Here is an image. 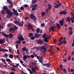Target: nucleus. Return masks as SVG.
<instances>
[{
  "label": "nucleus",
  "mask_w": 74,
  "mask_h": 74,
  "mask_svg": "<svg viewBox=\"0 0 74 74\" xmlns=\"http://www.w3.org/2000/svg\"><path fill=\"white\" fill-rule=\"evenodd\" d=\"M48 8L49 10H51V9L52 8V6H51V5L49 4V6H48Z\"/></svg>",
  "instance_id": "25"
},
{
  "label": "nucleus",
  "mask_w": 74,
  "mask_h": 74,
  "mask_svg": "<svg viewBox=\"0 0 74 74\" xmlns=\"http://www.w3.org/2000/svg\"><path fill=\"white\" fill-rule=\"evenodd\" d=\"M30 16L32 19H33L34 21H36V20L37 19H36V16H35V15H34L33 14H31L30 15Z\"/></svg>",
  "instance_id": "8"
},
{
  "label": "nucleus",
  "mask_w": 74,
  "mask_h": 74,
  "mask_svg": "<svg viewBox=\"0 0 74 74\" xmlns=\"http://www.w3.org/2000/svg\"><path fill=\"white\" fill-rule=\"evenodd\" d=\"M59 23L60 26H63V24L64 23V22L63 21H60L59 22Z\"/></svg>",
  "instance_id": "21"
},
{
  "label": "nucleus",
  "mask_w": 74,
  "mask_h": 74,
  "mask_svg": "<svg viewBox=\"0 0 74 74\" xmlns=\"http://www.w3.org/2000/svg\"><path fill=\"white\" fill-rule=\"evenodd\" d=\"M43 66H44V67L46 66V67H47V68H49V67H50V65L49 63L43 64Z\"/></svg>",
  "instance_id": "11"
},
{
  "label": "nucleus",
  "mask_w": 74,
  "mask_h": 74,
  "mask_svg": "<svg viewBox=\"0 0 74 74\" xmlns=\"http://www.w3.org/2000/svg\"><path fill=\"white\" fill-rule=\"evenodd\" d=\"M13 15H16V16H18L19 13L17 12V10H16L14 12Z\"/></svg>",
  "instance_id": "18"
},
{
  "label": "nucleus",
  "mask_w": 74,
  "mask_h": 74,
  "mask_svg": "<svg viewBox=\"0 0 74 74\" xmlns=\"http://www.w3.org/2000/svg\"><path fill=\"white\" fill-rule=\"evenodd\" d=\"M1 50H2V52H5V49H4L3 48L2 49L1 48Z\"/></svg>",
  "instance_id": "56"
},
{
  "label": "nucleus",
  "mask_w": 74,
  "mask_h": 74,
  "mask_svg": "<svg viewBox=\"0 0 74 74\" xmlns=\"http://www.w3.org/2000/svg\"><path fill=\"white\" fill-rule=\"evenodd\" d=\"M24 9L23 7V6H21L20 8V10H23Z\"/></svg>",
  "instance_id": "62"
},
{
  "label": "nucleus",
  "mask_w": 74,
  "mask_h": 74,
  "mask_svg": "<svg viewBox=\"0 0 74 74\" xmlns=\"http://www.w3.org/2000/svg\"><path fill=\"white\" fill-rule=\"evenodd\" d=\"M7 2H8L9 3H10V4H11V5H9V7H10V9H12V8H13V7H14V6L13 5V3L11 1V0H7Z\"/></svg>",
  "instance_id": "4"
},
{
  "label": "nucleus",
  "mask_w": 74,
  "mask_h": 74,
  "mask_svg": "<svg viewBox=\"0 0 74 74\" xmlns=\"http://www.w3.org/2000/svg\"><path fill=\"white\" fill-rule=\"evenodd\" d=\"M56 25H57L56 27H58L60 26V24H59L57 23H56Z\"/></svg>",
  "instance_id": "55"
},
{
  "label": "nucleus",
  "mask_w": 74,
  "mask_h": 74,
  "mask_svg": "<svg viewBox=\"0 0 74 74\" xmlns=\"http://www.w3.org/2000/svg\"><path fill=\"white\" fill-rule=\"evenodd\" d=\"M63 71L64 73H67V70L65 68H64L63 69Z\"/></svg>",
  "instance_id": "35"
},
{
  "label": "nucleus",
  "mask_w": 74,
  "mask_h": 74,
  "mask_svg": "<svg viewBox=\"0 0 74 74\" xmlns=\"http://www.w3.org/2000/svg\"><path fill=\"white\" fill-rule=\"evenodd\" d=\"M26 59H27V56H23V59H24V60H26Z\"/></svg>",
  "instance_id": "53"
},
{
  "label": "nucleus",
  "mask_w": 74,
  "mask_h": 74,
  "mask_svg": "<svg viewBox=\"0 0 74 74\" xmlns=\"http://www.w3.org/2000/svg\"><path fill=\"white\" fill-rule=\"evenodd\" d=\"M45 14H46L45 12H42L41 13V15L42 16H44V15H45Z\"/></svg>",
  "instance_id": "30"
},
{
  "label": "nucleus",
  "mask_w": 74,
  "mask_h": 74,
  "mask_svg": "<svg viewBox=\"0 0 74 74\" xmlns=\"http://www.w3.org/2000/svg\"><path fill=\"white\" fill-rule=\"evenodd\" d=\"M16 65H14V66H13V67H14L15 68L18 67V66H19V64L16 63Z\"/></svg>",
  "instance_id": "29"
},
{
  "label": "nucleus",
  "mask_w": 74,
  "mask_h": 74,
  "mask_svg": "<svg viewBox=\"0 0 74 74\" xmlns=\"http://www.w3.org/2000/svg\"><path fill=\"white\" fill-rule=\"evenodd\" d=\"M1 34L3 36H5V37H7L6 41L7 42H9L8 39V38L9 37L8 35L6 34L5 33H4L3 31L1 32Z\"/></svg>",
  "instance_id": "3"
},
{
  "label": "nucleus",
  "mask_w": 74,
  "mask_h": 74,
  "mask_svg": "<svg viewBox=\"0 0 74 74\" xmlns=\"http://www.w3.org/2000/svg\"><path fill=\"white\" fill-rule=\"evenodd\" d=\"M6 12L7 14H8L7 16V17L8 18H11L12 16V12H11V11L10 10L8 9L6 11Z\"/></svg>",
  "instance_id": "1"
},
{
  "label": "nucleus",
  "mask_w": 74,
  "mask_h": 74,
  "mask_svg": "<svg viewBox=\"0 0 74 74\" xmlns=\"http://www.w3.org/2000/svg\"><path fill=\"white\" fill-rule=\"evenodd\" d=\"M60 67L61 68V70H63V66H62V64H60Z\"/></svg>",
  "instance_id": "51"
},
{
  "label": "nucleus",
  "mask_w": 74,
  "mask_h": 74,
  "mask_svg": "<svg viewBox=\"0 0 74 74\" xmlns=\"http://www.w3.org/2000/svg\"><path fill=\"white\" fill-rule=\"evenodd\" d=\"M45 12L46 13H48L49 12V9L48 8L46 10Z\"/></svg>",
  "instance_id": "52"
},
{
  "label": "nucleus",
  "mask_w": 74,
  "mask_h": 74,
  "mask_svg": "<svg viewBox=\"0 0 74 74\" xmlns=\"http://www.w3.org/2000/svg\"><path fill=\"white\" fill-rule=\"evenodd\" d=\"M67 71L69 73H70V68H69V67L68 68V70H67Z\"/></svg>",
  "instance_id": "63"
},
{
  "label": "nucleus",
  "mask_w": 74,
  "mask_h": 74,
  "mask_svg": "<svg viewBox=\"0 0 74 74\" xmlns=\"http://www.w3.org/2000/svg\"><path fill=\"white\" fill-rule=\"evenodd\" d=\"M18 25L19 26H23V24L21 22L18 23Z\"/></svg>",
  "instance_id": "32"
},
{
  "label": "nucleus",
  "mask_w": 74,
  "mask_h": 74,
  "mask_svg": "<svg viewBox=\"0 0 74 74\" xmlns=\"http://www.w3.org/2000/svg\"><path fill=\"white\" fill-rule=\"evenodd\" d=\"M35 48L36 49V50H39V49H40V48H41V47H35Z\"/></svg>",
  "instance_id": "36"
},
{
  "label": "nucleus",
  "mask_w": 74,
  "mask_h": 74,
  "mask_svg": "<svg viewBox=\"0 0 74 74\" xmlns=\"http://www.w3.org/2000/svg\"><path fill=\"white\" fill-rule=\"evenodd\" d=\"M9 52H12V49H9Z\"/></svg>",
  "instance_id": "58"
},
{
  "label": "nucleus",
  "mask_w": 74,
  "mask_h": 74,
  "mask_svg": "<svg viewBox=\"0 0 74 74\" xmlns=\"http://www.w3.org/2000/svg\"><path fill=\"white\" fill-rule=\"evenodd\" d=\"M44 41L45 42H47V43L48 42V40L47 39V38H44Z\"/></svg>",
  "instance_id": "38"
},
{
  "label": "nucleus",
  "mask_w": 74,
  "mask_h": 74,
  "mask_svg": "<svg viewBox=\"0 0 74 74\" xmlns=\"http://www.w3.org/2000/svg\"><path fill=\"white\" fill-rule=\"evenodd\" d=\"M1 14L2 15H5V11H4L1 10Z\"/></svg>",
  "instance_id": "34"
},
{
  "label": "nucleus",
  "mask_w": 74,
  "mask_h": 74,
  "mask_svg": "<svg viewBox=\"0 0 74 74\" xmlns=\"http://www.w3.org/2000/svg\"><path fill=\"white\" fill-rule=\"evenodd\" d=\"M41 34H34L35 37L36 38H38L40 37V36H41Z\"/></svg>",
  "instance_id": "12"
},
{
  "label": "nucleus",
  "mask_w": 74,
  "mask_h": 74,
  "mask_svg": "<svg viewBox=\"0 0 74 74\" xmlns=\"http://www.w3.org/2000/svg\"><path fill=\"white\" fill-rule=\"evenodd\" d=\"M33 36V34L32 33H29V37H32Z\"/></svg>",
  "instance_id": "26"
},
{
  "label": "nucleus",
  "mask_w": 74,
  "mask_h": 74,
  "mask_svg": "<svg viewBox=\"0 0 74 74\" xmlns=\"http://www.w3.org/2000/svg\"><path fill=\"white\" fill-rule=\"evenodd\" d=\"M21 41H22V40H17L16 41L15 43L16 44H18L19 45V44H20L21 43Z\"/></svg>",
  "instance_id": "19"
},
{
  "label": "nucleus",
  "mask_w": 74,
  "mask_h": 74,
  "mask_svg": "<svg viewBox=\"0 0 74 74\" xmlns=\"http://www.w3.org/2000/svg\"><path fill=\"white\" fill-rule=\"evenodd\" d=\"M63 60L64 61V62H67V59H63Z\"/></svg>",
  "instance_id": "60"
},
{
  "label": "nucleus",
  "mask_w": 74,
  "mask_h": 74,
  "mask_svg": "<svg viewBox=\"0 0 74 74\" xmlns=\"http://www.w3.org/2000/svg\"><path fill=\"white\" fill-rule=\"evenodd\" d=\"M36 10H37V8L34 7L32 8V11H35Z\"/></svg>",
  "instance_id": "27"
},
{
  "label": "nucleus",
  "mask_w": 74,
  "mask_h": 74,
  "mask_svg": "<svg viewBox=\"0 0 74 74\" xmlns=\"http://www.w3.org/2000/svg\"><path fill=\"white\" fill-rule=\"evenodd\" d=\"M71 56H69L68 58V60H71Z\"/></svg>",
  "instance_id": "48"
},
{
  "label": "nucleus",
  "mask_w": 74,
  "mask_h": 74,
  "mask_svg": "<svg viewBox=\"0 0 74 74\" xmlns=\"http://www.w3.org/2000/svg\"><path fill=\"white\" fill-rule=\"evenodd\" d=\"M31 58L33 59V58H34V55H31Z\"/></svg>",
  "instance_id": "59"
},
{
  "label": "nucleus",
  "mask_w": 74,
  "mask_h": 74,
  "mask_svg": "<svg viewBox=\"0 0 74 74\" xmlns=\"http://www.w3.org/2000/svg\"><path fill=\"white\" fill-rule=\"evenodd\" d=\"M27 50V49H26V47H23L22 49V51H26Z\"/></svg>",
  "instance_id": "33"
},
{
  "label": "nucleus",
  "mask_w": 74,
  "mask_h": 74,
  "mask_svg": "<svg viewBox=\"0 0 74 74\" xmlns=\"http://www.w3.org/2000/svg\"><path fill=\"white\" fill-rule=\"evenodd\" d=\"M6 60L7 62H11V60L9 59H7Z\"/></svg>",
  "instance_id": "44"
},
{
  "label": "nucleus",
  "mask_w": 74,
  "mask_h": 74,
  "mask_svg": "<svg viewBox=\"0 0 74 74\" xmlns=\"http://www.w3.org/2000/svg\"><path fill=\"white\" fill-rule=\"evenodd\" d=\"M3 9V10H4V11H7L8 10V8L6 6H4L2 8Z\"/></svg>",
  "instance_id": "17"
},
{
  "label": "nucleus",
  "mask_w": 74,
  "mask_h": 74,
  "mask_svg": "<svg viewBox=\"0 0 74 74\" xmlns=\"http://www.w3.org/2000/svg\"><path fill=\"white\" fill-rule=\"evenodd\" d=\"M35 38H34V36H32L30 38V39L32 40H34Z\"/></svg>",
  "instance_id": "49"
},
{
  "label": "nucleus",
  "mask_w": 74,
  "mask_h": 74,
  "mask_svg": "<svg viewBox=\"0 0 74 74\" xmlns=\"http://www.w3.org/2000/svg\"><path fill=\"white\" fill-rule=\"evenodd\" d=\"M13 36H14V35H13L11 33L9 35V38H12V37Z\"/></svg>",
  "instance_id": "24"
},
{
  "label": "nucleus",
  "mask_w": 74,
  "mask_h": 74,
  "mask_svg": "<svg viewBox=\"0 0 74 74\" xmlns=\"http://www.w3.org/2000/svg\"><path fill=\"white\" fill-rule=\"evenodd\" d=\"M66 22H67V21H68L69 22V24H70V23H71V21H70V17H67L66 19Z\"/></svg>",
  "instance_id": "16"
},
{
  "label": "nucleus",
  "mask_w": 74,
  "mask_h": 74,
  "mask_svg": "<svg viewBox=\"0 0 74 74\" xmlns=\"http://www.w3.org/2000/svg\"><path fill=\"white\" fill-rule=\"evenodd\" d=\"M33 27V26L30 24H29L27 26L28 29L29 30H31Z\"/></svg>",
  "instance_id": "13"
},
{
  "label": "nucleus",
  "mask_w": 74,
  "mask_h": 74,
  "mask_svg": "<svg viewBox=\"0 0 74 74\" xmlns=\"http://www.w3.org/2000/svg\"><path fill=\"white\" fill-rule=\"evenodd\" d=\"M46 37H47V34L45 33L43 35L42 38H46Z\"/></svg>",
  "instance_id": "31"
},
{
  "label": "nucleus",
  "mask_w": 74,
  "mask_h": 74,
  "mask_svg": "<svg viewBox=\"0 0 74 74\" xmlns=\"http://www.w3.org/2000/svg\"><path fill=\"white\" fill-rule=\"evenodd\" d=\"M1 60H2V61L3 62L4 64H6V65H8V64H7V63L5 62H6V61H5V59L2 58L1 59Z\"/></svg>",
  "instance_id": "20"
},
{
  "label": "nucleus",
  "mask_w": 74,
  "mask_h": 74,
  "mask_svg": "<svg viewBox=\"0 0 74 74\" xmlns=\"http://www.w3.org/2000/svg\"><path fill=\"white\" fill-rule=\"evenodd\" d=\"M4 42H5L4 40L0 39V44H3Z\"/></svg>",
  "instance_id": "15"
},
{
  "label": "nucleus",
  "mask_w": 74,
  "mask_h": 74,
  "mask_svg": "<svg viewBox=\"0 0 74 74\" xmlns=\"http://www.w3.org/2000/svg\"><path fill=\"white\" fill-rule=\"evenodd\" d=\"M70 20L71 21H72V23H74V19H73L72 18H70Z\"/></svg>",
  "instance_id": "54"
},
{
  "label": "nucleus",
  "mask_w": 74,
  "mask_h": 74,
  "mask_svg": "<svg viewBox=\"0 0 74 74\" xmlns=\"http://www.w3.org/2000/svg\"><path fill=\"white\" fill-rule=\"evenodd\" d=\"M69 34H70V35H71V34H73V32L70 30L69 32Z\"/></svg>",
  "instance_id": "39"
},
{
  "label": "nucleus",
  "mask_w": 74,
  "mask_h": 74,
  "mask_svg": "<svg viewBox=\"0 0 74 74\" xmlns=\"http://www.w3.org/2000/svg\"><path fill=\"white\" fill-rule=\"evenodd\" d=\"M60 7V6H59V5H56L54 6V7L55 8H58V7Z\"/></svg>",
  "instance_id": "50"
},
{
  "label": "nucleus",
  "mask_w": 74,
  "mask_h": 74,
  "mask_svg": "<svg viewBox=\"0 0 74 74\" xmlns=\"http://www.w3.org/2000/svg\"><path fill=\"white\" fill-rule=\"evenodd\" d=\"M14 27L15 29H16V30H17L18 29V27H17L15 25H14Z\"/></svg>",
  "instance_id": "47"
},
{
  "label": "nucleus",
  "mask_w": 74,
  "mask_h": 74,
  "mask_svg": "<svg viewBox=\"0 0 74 74\" xmlns=\"http://www.w3.org/2000/svg\"><path fill=\"white\" fill-rule=\"evenodd\" d=\"M62 40H63V37H60L59 39V42H60V41H61Z\"/></svg>",
  "instance_id": "46"
},
{
  "label": "nucleus",
  "mask_w": 74,
  "mask_h": 74,
  "mask_svg": "<svg viewBox=\"0 0 74 74\" xmlns=\"http://www.w3.org/2000/svg\"><path fill=\"white\" fill-rule=\"evenodd\" d=\"M9 30L10 32L12 33V32H13V31H14V30H15V29H14V27H11L9 28Z\"/></svg>",
  "instance_id": "14"
},
{
  "label": "nucleus",
  "mask_w": 74,
  "mask_h": 74,
  "mask_svg": "<svg viewBox=\"0 0 74 74\" xmlns=\"http://www.w3.org/2000/svg\"><path fill=\"white\" fill-rule=\"evenodd\" d=\"M37 42L38 44H41L42 45V44H43V41H42V39H39L37 41Z\"/></svg>",
  "instance_id": "10"
},
{
  "label": "nucleus",
  "mask_w": 74,
  "mask_h": 74,
  "mask_svg": "<svg viewBox=\"0 0 74 74\" xmlns=\"http://www.w3.org/2000/svg\"><path fill=\"white\" fill-rule=\"evenodd\" d=\"M40 49V52H42L43 53L44 55L46 53V52L47 50V49L45 47L43 46H41Z\"/></svg>",
  "instance_id": "2"
},
{
  "label": "nucleus",
  "mask_w": 74,
  "mask_h": 74,
  "mask_svg": "<svg viewBox=\"0 0 74 74\" xmlns=\"http://www.w3.org/2000/svg\"><path fill=\"white\" fill-rule=\"evenodd\" d=\"M63 43L64 44H66L67 42L65 40H64L63 41H62L61 42H60L59 43H58V46H59V45H60L63 44Z\"/></svg>",
  "instance_id": "7"
},
{
  "label": "nucleus",
  "mask_w": 74,
  "mask_h": 74,
  "mask_svg": "<svg viewBox=\"0 0 74 74\" xmlns=\"http://www.w3.org/2000/svg\"><path fill=\"white\" fill-rule=\"evenodd\" d=\"M37 1V0H32L31 1V4H34L36 3V2Z\"/></svg>",
  "instance_id": "22"
},
{
  "label": "nucleus",
  "mask_w": 74,
  "mask_h": 74,
  "mask_svg": "<svg viewBox=\"0 0 74 74\" xmlns=\"http://www.w3.org/2000/svg\"><path fill=\"white\" fill-rule=\"evenodd\" d=\"M59 14H60L61 15L64 14V15H66L67 14V12L66 11L64 10L62 11H61L59 13Z\"/></svg>",
  "instance_id": "9"
},
{
  "label": "nucleus",
  "mask_w": 74,
  "mask_h": 74,
  "mask_svg": "<svg viewBox=\"0 0 74 74\" xmlns=\"http://www.w3.org/2000/svg\"><path fill=\"white\" fill-rule=\"evenodd\" d=\"M25 51L27 53L29 54V52H28V51H29V49H27V50H26Z\"/></svg>",
  "instance_id": "64"
},
{
  "label": "nucleus",
  "mask_w": 74,
  "mask_h": 74,
  "mask_svg": "<svg viewBox=\"0 0 74 74\" xmlns=\"http://www.w3.org/2000/svg\"><path fill=\"white\" fill-rule=\"evenodd\" d=\"M40 28H38L36 30V33H40Z\"/></svg>",
  "instance_id": "28"
},
{
  "label": "nucleus",
  "mask_w": 74,
  "mask_h": 74,
  "mask_svg": "<svg viewBox=\"0 0 74 74\" xmlns=\"http://www.w3.org/2000/svg\"><path fill=\"white\" fill-rule=\"evenodd\" d=\"M55 5H59V6H60V5H62V3H54Z\"/></svg>",
  "instance_id": "41"
},
{
  "label": "nucleus",
  "mask_w": 74,
  "mask_h": 74,
  "mask_svg": "<svg viewBox=\"0 0 74 74\" xmlns=\"http://www.w3.org/2000/svg\"><path fill=\"white\" fill-rule=\"evenodd\" d=\"M49 28L51 30H52V31H54V30H55V29H54V27L53 26H51Z\"/></svg>",
  "instance_id": "23"
},
{
  "label": "nucleus",
  "mask_w": 74,
  "mask_h": 74,
  "mask_svg": "<svg viewBox=\"0 0 74 74\" xmlns=\"http://www.w3.org/2000/svg\"><path fill=\"white\" fill-rule=\"evenodd\" d=\"M23 7H27V8H29V5H23Z\"/></svg>",
  "instance_id": "37"
},
{
  "label": "nucleus",
  "mask_w": 74,
  "mask_h": 74,
  "mask_svg": "<svg viewBox=\"0 0 74 74\" xmlns=\"http://www.w3.org/2000/svg\"><path fill=\"white\" fill-rule=\"evenodd\" d=\"M70 71L71 73L72 72H74V69H70Z\"/></svg>",
  "instance_id": "57"
},
{
  "label": "nucleus",
  "mask_w": 74,
  "mask_h": 74,
  "mask_svg": "<svg viewBox=\"0 0 74 74\" xmlns=\"http://www.w3.org/2000/svg\"><path fill=\"white\" fill-rule=\"evenodd\" d=\"M14 23H16V24L18 25V23H19V21H14Z\"/></svg>",
  "instance_id": "42"
},
{
  "label": "nucleus",
  "mask_w": 74,
  "mask_h": 74,
  "mask_svg": "<svg viewBox=\"0 0 74 74\" xmlns=\"http://www.w3.org/2000/svg\"><path fill=\"white\" fill-rule=\"evenodd\" d=\"M33 72H36V70H38V68L37 66H34L31 69Z\"/></svg>",
  "instance_id": "6"
},
{
  "label": "nucleus",
  "mask_w": 74,
  "mask_h": 74,
  "mask_svg": "<svg viewBox=\"0 0 74 74\" xmlns=\"http://www.w3.org/2000/svg\"><path fill=\"white\" fill-rule=\"evenodd\" d=\"M41 25L42 27V26H45V24H44V23H42L41 24Z\"/></svg>",
  "instance_id": "61"
},
{
  "label": "nucleus",
  "mask_w": 74,
  "mask_h": 74,
  "mask_svg": "<svg viewBox=\"0 0 74 74\" xmlns=\"http://www.w3.org/2000/svg\"><path fill=\"white\" fill-rule=\"evenodd\" d=\"M11 26H12V24H9L8 25L7 27H10Z\"/></svg>",
  "instance_id": "45"
},
{
  "label": "nucleus",
  "mask_w": 74,
  "mask_h": 74,
  "mask_svg": "<svg viewBox=\"0 0 74 74\" xmlns=\"http://www.w3.org/2000/svg\"><path fill=\"white\" fill-rule=\"evenodd\" d=\"M39 62H40V63H41L42 64V65H43V64H44V63H43V62H42L41 60V59L39 60Z\"/></svg>",
  "instance_id": "40"
},
{
  "label": "nucleus",
  "mask_w": 74,
  "mask_h": 74,
  "mask_svg": "<svg viewBox=\"0 0 74 74\" xmlns=\"http://www.w3.org/2000/svg\"><path fill=\"white\" fill-rule=\"evenodd\" d=\"M9 57L10 58H13V57H14V56L12 54H10L9 55Z\"/></svg>",
  "instance_id": "43"
},
{
  "label": "nucleus",
  "mask_w": 74,
  "mask_h": 74,
  "mask_svg": "<svg viewBox=\"0 0 74 74\" xmlns=\"http://www.w3.org/2000/svg\"><path fill=\"white\" fill-rule=\"evenodd\" d=\"M17 38L19 40H21L22 41H24V38L23 37V36L21 35H19L17 36Z\"/></svg>",
  "instance_id": "5"
}]
</instances>
